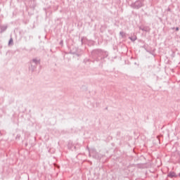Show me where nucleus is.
<instances>
[{
  "mask_svg": "<svg viewBox=\"0 0 180 180\" xmlns=\"http://www.w3.org/2000/svg\"><path fill=\"white\" fill-rule=\"evenodd\" d=\"M12 41H13V40L11 39L9 43H12Z\"/></svg>",
  "mask_w": 180,
  "mask_h": 180,
  "instance_id": "f03ea898",
  "label": "nucleus"
},
{
  "mask_svg": "<svg viewBox=\"0 0 180 180\" xmlns=\"http://www.w3.org/2000/svg\"><path fill=\"white\" fill-rule=\"evenodd\" d=\"M167 176H169V178H175V176H176V174H175V172H170L169 173Z\"/></svg>",
  "mask_w": 180,
  "mask_h": 180,
  "instance_id": "f257e3e1",
  "label": "nucleus"
},
{
  "mask_svg": "<svg viewBox=\"0 0 180 180\" xmlns=\"http://www.w3.org/2000/svg\"><path fill=\"white\" fill-rule=\"evenodd\" d=\"M176 30H178V28H176Z\"/></svg>",
  "mask_w": 180,
  "mask_h": 180,
  "instance_id": "7ed1b4c3",
  "label": "nucleus"
}]
</instances>
